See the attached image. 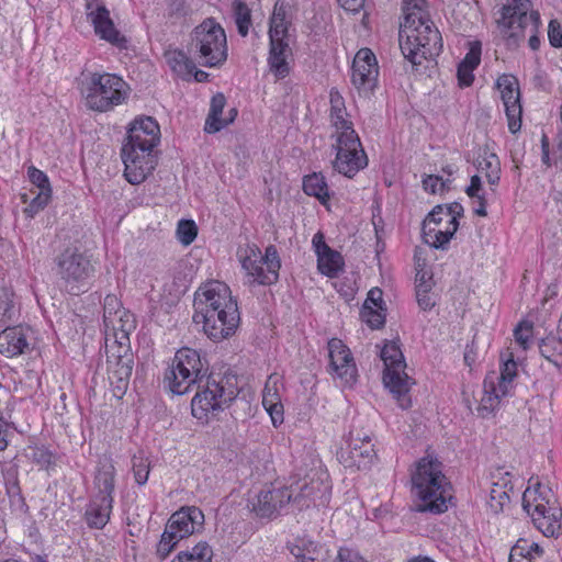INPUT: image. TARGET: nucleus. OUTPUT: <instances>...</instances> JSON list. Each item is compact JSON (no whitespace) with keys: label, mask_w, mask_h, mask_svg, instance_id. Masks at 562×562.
Returning a JSON list of instances; mask_svg holds the SVG:
<instances>
[{"label":"nucleus","mask_w":562,"mask_h":562,"mask_svg":"<svg viewBox=\"0 0 562 562\" xmlns=\"http://www.w3.org/2000/svg\"><path fill=\"white\" fill-rule=\"evenodd\" d=\"M383 299L382 291L379 288H373L369 291L368 296L363 303V305L378 307V310H383Z\"/></svg>","instance_id":"nucleus-56"},{"label":"nucleus","mask_w":562,"mask_h":562,"mask_svg":"<svg viewBox=\"0 0 562 562\" xmlns=\"http://www.w3.org/2000/svg\"><path fill=\"white\" fill-rule=\"evenodd\" d=\"M425 191L430 193L442 192L448 187V181H443L441 177L429 175L423 180Z\"/></svg>","instance_id":"nucleus-52"},{"label":"nucleus","mask_w":562,"mask_h":562,"mask_svg":"<svg viewBox=\"0 0 562 562\" xmlns=\"http://www.w3.org/2000/svg\"><path fill=\"white\" fill-rule=\"evenodd\" d=\"M341 4V7L350 12H357L359 11L363 4L364 0H338Z\"/></svg>","instance_id":"nucleus-61"},{"label":"nucleus","mask_w":562,"mask_h":562,"mask_svg":"<svg viewBox=\"0 0 562 562\" xmlns=\"http://www.w3.org/2000/svg\"><path fill=\"white\" fill-rule=\"evenodd\" d=\"M360 314L362 321L372 329H379L385 323L384 308L378 310V307L363 305Z\"/></svg>","instance_id":"nucleus-47"},{"label":"nucleus","mask_w":562,"mask_h":562,"mask_svg":"<svg viewBox=\"0 0 562 562\" xmlns=\"http://www.w3.org/2000/svg\"><path fill=\"white\" fill-rule=\"evenodd\" d=\"M458 224H453L452 226L450 224H446L442 231L435 232L434 229H428V234H426L424 240L430 247H434L436 249H446L447 245L456 234Z\"/></svg>","instance_id":"nucleus-44"},{"label":"nucleus","mask_w":562,"mask_h":562,"mask_svg":"<svg viewBox=\"0 0 562 562\" xmlns=\"http://www.w3.org/2000/svg\"><path fill=\"white\" fill-rule=\"evenodd\" d=\"M507 394H501L499 386L494 381L493 376H486L484 380V394L481 398L479 412L483 417L491 414L499 404L502 397Z\"/></svg>","instance_id":"nucleus-34"},{"label":"nucleus","mask_w":562,"mask_h":562,"mask_svg":"<svg viewBox=\"0 0 562 562\" xmlns=\"http://www.w3.org/2000/svg\"><path fill=\"white\" fill-rule=\"evenodd\" d=\"M269 38L270 42H289L285 10L282 7H274L270 18Z\"/></svg>","instance_id":"nucleus-40"},{"label":"nucleus","mask_w":562,"mask_h":562,"mask_svg":"<svg viewBox=\"0 0 562 562\" xmlns=\"http://www.w3.org/2000/svg\"><path fill=\"white\" fill-rule=\"evenodd\" d=\"M132 470L135 482L138 485H145L149 477L150 461L144 454L134 456L132 458Z\"/></svg>","instance_id":"nucleus-46"},{"label":"nucleus","mask_w":562,"mask_h":562,"mask_svg":"<svg viewBox=\"0 0 562 562\" xmlns=\"http://www.w3.org/2000/svg\"><path fill=\"white\" fill-rule=\"evenodd\" d=\"M113 508V498L95 496L89 504L85 518L90 528L102 529L109 521Z\"/></svg>","instance_id":"nucleus-31"},{"label":"nucleus","mask_w":562,"mask_h":562,"mask_svg":"<svg viewBox=\"0 0 562 562\" xmlns=\"http://www.w3.org/2000/svg\"><path fill=\"white\" fill-rule=\"evenodd\" d=\"M198 227L192 220H181L177 227V237L184 246L190 245L196 238Z\"/></svg>","instance_id":"nucleus-48"},{"label":"nucleus","mask_w":562,"mask_h":562,"mask_svg":"<svg viewBox=\"0 0 562 562\" xmlns=\"http://www.w3.org/2000/svg\"><path fill=\"white\" fill-rule=\"evenodd\" d=\"M125 311L115 295H106L104 299L103 323L105 328H117L116 317Z\"/></svg>","instance_id":"nucleus-45"},{"label":"nucleus","mask_w":562,"mask_h":562,"mask_svg":"<svg viewBox=\"0 0 562 562\" xmlns=\"http://www.w3.org/2000/svg\"><path fill=\"white\" fill-rule=\"evenodd\" d=\"M482 44L479 41L469 43V52L465 57L460 61L461 65L475 69L481 61Z\"/></svg>","instance_id":"nucleus-51"},{"label":"nucleus","mask_w":562,"mask_h":562,"mask_svg":"<svg viewBox=\"0 0 562 562\" xmlns=\"http://www.w3.org/2000/svg\"><path fill=\"white\" fill-rule=\"evenodd\" d=\"M496 86L501 92V98L504 103L505 113L508 120V128L513 134H515L521 127L522 113L518 81L514 76L503 75L497 79Z\"/></svg>","instance_id":"nucleus-20"},{"label":"nucleus","mask_w":562,"mask_h":562,"mask_svg":"<svg viewBox=\"0 0 562 562\" xmlns=\"http://www.w3.org/2000/svg\"><path fill=\"white\" fill-rule=\"evenodd\" d=\"M351 82L359 94L368 97L378 88L379 66L370 48H361L356 54L351 68Z\"/></svg>","instance_id":"nucleus-17"},{"label":"nucleus","mask_w":562,"mask_h":562,"mask_svg":"<svg viewBox=\"0 0 562 562\" xmlns=\"http://www.w3.org/2000/svg\"><path fill=\"white\" fill-rule=\"evenodd\" d=\"M327 349L328 373L334 379H338L342 385L352 386L357 381L358 370L348 346L338 338H331L327 344Z\"/></svg>","instance_id":"nucleus-18"},{"label":"nucleus","mask_w":562,"mask_h":562,"mask_svg":"<svg viewBox=\"0 0 562 562\" xmlns=\"http://www.w3.org/2000/svg\"><path fill=\"white\" fill-rule=\"evenodd\" d=\"M502 38L507 47L516 48L528 36V44L532 50L540 46L537 35L540 16L531 9L530 0H508L501 9V16L496 20Z\"/></svg>","instance_id":"nucleus-5"},{"label":"nucleus","mask_w":562,"mask_h":562,"mask_svg":"<svg viewBox=\"0 0 562 562\" xmlns=\"http://www.w3.org/2000/svg\"><path fill=\"white\" fill-rule=\"evenodd\" d=\"M413 493L418 513L442 514L452 499L451 485L442 473V464L435 458H422L412 475Z\"/></svg>","instance_id":"nucleus-4"},{"label":"nucleus","mask_w":562,"mask_h":562,"mask_svg":"<svg viewBox=\"0 0 562 562\" xmlns=\"http://www.w3.org/2000/svg\"><path fill=\"white\" fill-rule=\"evenodd\" d=\"M476 168L485 175L491 189L494 191V188L497 187L501 179V162L498 157L493 153L484 150L476 159Z\"/></svg>","instance_id":"nucleus-33"},{"label":"nucleus","mask_w":562,"mask_h":562,"mask_svg":"<svg viewBox=\"0 0 562 562\" xmlns=\"http://www.w3.org/2000/svg\"><path fill=\"white\" fill-rule=\"evenodd\" d=\"M94 486L98 490L95 496L113 498L115 487V467L113 461L108 457L101 458L98 462L94 475Z\"/></svg>","instance_id":"nucleus-28"},{"label":"nucleus","mask_w":562,"mask_h":562,"mask_svg":"<svg viewBox=\"0 0 562 562\" xmlns=\"http://www.w3.org/2000/svg\"><path fill=\"white\" fill-rule=\"evenodd\" d=\"M109 381L113 386V395L119 398L122 397L128 386V381L120 378H113L112 375H109Z\"/></svg>","instance_id":"nucleus-58"},{"label":"nucleus","mask_w":562,"mask_h":562,"mask_svg":"<svg viewBox=\"0 0 562 562\" xmlns=\"http://www.w3.org/2000/svg\"><path fill=\"white\" fill-rule=\"evenodd\" d=\"M473 70L474 69H472L470 67L459 64L457 76H458L459 85L461 87H469L472 85V82L474 80Z\"/></svg>","instance_id":"nucleus-55"},{"label":"nucleus","mask_w":562,"mask_h":562,"mask_svg":"<svg viewBox=\"0 0 562 562\" xmlns=\"http://www.w3.org/2000/svg\"><path fill=\"white\" fill-rule=\"evenodd\" d=\"M117 328H105V345L112 340L113 344H117L121 349L127 351L130 342V333L134 329L133 315L127 311H121V314L116 317Z\"/></svg>","instance_id":"nucleus-30"},{"label":"nucleus","mask_w":562,"mask_h":562,"mask_svg":"<svg viewBox=\"0 0 562 562\" xmlns=\"http://www.w3.org/2000/svg\"><path fill=\"white\" fill-rule=\"evenodd\" d=\"M425 220H431V223L435 225H446V216L442 211V205L435 206Z\"/></svg>","instance_id":"nucleus-59"},{"label":"nucleus","mask_w":562,"mask_h":562,"mask_svg":"<svg viewBox=\"0 0 562 562\" xmlns=\"http://www.w3.org/2000/svg\"><path fill=\"white\" fill-rule=\"evenodd\" d=\"M232 9L238 34L246 37L249 33L250 26L252 25L251 10L247 3L241 0H234Z\"/></svg>","instance_id":"nucleus-41"},{"label":"nucleus","mask_w":562,"mask_h":562,"mask_svg":"<svg viewBox=\"0 0 562 562\" xmlns=\"http://www.w3.org/2000/svg\"><path fill=\"white\" fill-rule=\"evenodd\" d=\"M376 453L371 436L360 430H351L347 446L338 453L339 461L346 468L358 470L368 469L374 461Z\"/></svg>","instance_id":"nucleus-16"},{"label":"nucleus","mask_w":562,"mask_h":562,"mask_svg":"<svg viewBox=\"0 0 562 562\" xmlns=\"http://www.w3.org/2000/svg\"><path fill=\"white\" fill-rule=\"evenodd\" d=\"M330 98V123L333 133L353 130V124L348 120L344 98L337 90H331Z\"/></svg>","instance_id":"nucleus-32"},{"label":"nucleus","mask_w":562,"mask_h":562,"mask_svg":"<svg viewBox=\"0 0 562 562\" xmlns=\"http://www.w3.org/2000/svg\"><path fill=\"white\" fill-rule=\"evenodd\" d=\"M425 5V0H403V12L411 10H420Z\"/></svg>","instance_id":"nucleus-64"},{"label":"nucleus","mask_w":562,"mask_h":562,"mask_svg":"<svg viewBox=\"0 0 562 562\" xmlns=\"http://www.w3.org/2000/svg\"><path fill=\"white\" fill-rule=\"evenodd\" d=\"M226 104V98L223 93L213 95L210 104V111L205 120L204 131L209 134L220 132L228 124L233 123L237 116V109L232 108L227 117H222L223 110Z\"/></svg>","instance_id":"nucleus-26"},{"label":"nucleus","mask_w":562,"mask_h":562,"mask_svg":"<svg viewBox=\"0 0 562 562\" xmlns=\"http://www.w3.org/2000/svg\"><path fill=\"white\" fill-rule=\"evenodd\" d=\"M79 89L87 108L101 113L124 103L130 93L127 83L109 72H89L83 76Z\"/></svg>","instance_id":"nucleus-6"},{"label":"nucleus","mask_w":562,"mask_h":562,"mask_svg":"<svg viewBox=\"0 0 562 562\" xmlns=\"http://www.w3.org/2000/svg\"><path fill=\"white\" fill-rule=\"evenodd\" d=\"M292 554L294 555L295 559L294 562H315V559L310 554L305 553V550L300 547H295L294 549H292Z\"/></svg>","instance_id":"nucleus-62"},{"label":"nucleus","mask_w":562,"mask_h":562,"mask_svg":"<svg viewBox=\"0 0 562 562\" xmlns=\"http://www.w3.org/2000/svg\"><path fill=\"white\" fill-rule=\"evenodd\" d=\"M204 514L196 506H184L175 512L168 519L160 541L157 544V554L165 559L177 543L202 529Z\"/></svg>","instance_id":"nucleus-13"},{"label":"nucleus","mask_w":562,"mask_h":562,"mask_svg":"<svg viewBox=\"0 0 562 562\" xmlns=\"http://www.w3.org/2000/svg\"><path fill=\"white\" fill-rule=\"evenodd\" d=\"M442 211L446 216V224H450L451 226L453 224H458V218H460L463 215V206L458 203L453 202L448 206H442Z\"/></svg>","instance_id":"nucleus-53"},{"label":"nucleus","mask_w":562,"mask_h":562,"mask_svg":"<svg viewBox=\"0 0 562 562\" xmlns=\"http://www.w3.org/2000/svg\"><path fill=\"white\" fill-rule=\"evenodd\" d=\"M9 425L0 417V451L8 447Z\"/></svg>","instance_id":"nucleus-60"},{"label":"nucleus","mask_w":562,"mask_h":562,"mask_svg":"<svg viewBox=\"0 0 562 562\" xmlns=\"http://www.w3.org/2000/svg\"><path fill=\"white\" fill-rule=\"evenodd\" d=\"M16 315L13 292L5 286H0V327L7 326Z\"/></svg>","instance_id":"nucleus-43"},{"label":"nucleus","mask_w":562,"mask_h":562,"mask_svg":"<svg viewBox=\"0 0 562 562\" xmlns=\"http://www.w3.org/2000/svg\"><path fill=\"white\" fill-rule=\"evenodd\" d=\"M196 325H202L204 334L213 341L218 342L229 338L239 326L240 315L237 301L228 300L226 307H220L205 317L193 321Z\"/></svg>","instance_id":"nucleus-15"},{"label":"nucleus","mask_w":562,"mask_h":562,"mask_svg":"<svg viewBox=\"0 0 562 562\" xmlns=\"http://www.w3.org/2000/svg\"><path fill=\"white\" fill-rule=\"evenodd\" d=\"M516 375L517 363L514 360L513 353H509V357L503 360L499 374L497 375L493 372L488 376H493L494 381L499 386L501 394H508Z\"/></svg>","instance_id":"nucleus-36"},{"label":"nucleus","mask_w":562,"mask_h":562,"mask_svg":"<svg viewBox=\"0 0 562 562\" xmlns=\"http://www.w3.org/2000/svg\"><path fill=\"white\" fill-rule=\"evenodd\" d=\"M88 19L93 25L95 34L108 43L119 47L125 48L127 44L126 37L115 27L114 22L110 16V11L104 5H98L94 10L91 4H87Z\"/></svg>","instance_id":"nucleus-21"},{"label":"nucleus","mask_w":562,"mask_h":562,"mask_svg":"<svg viewBox=\"0 0 562 562\" xmlns=\"http://www.w3.org/2000/svg\"><path fill=\"white\" fill-rule=\"evenodd\" d=\"M232 291L228 285L220 281H211L200 286L194 294L193 321L205 317L209 312L220 307H226L228 300H233Z\"/></svg>","instance_id":"nucleus-19"},{"label":"nucleus","mask_w":562,"mask_h":562,"mask_svg":"<svg viewBox=\"0 0 562 562\" xmlns=\"http://www.w3.org/2000/svg\"><path fill=\"white\" fill-rule=\"evenodd\" d=\"M165 58L170 69L179 77L187 79L193 74L195 66L189 57L178 49H170L165 53Z\"/></svg>","instance_id":"nucleus-35"},{"label":"nucleus","mask_w":562,"mask_h":562,"mask_svg":"<svg viewBox=\"0 0 562 562\" xmlns=\"http://www.w3.org/2000/svg\"><path fill=\"white\" fill-rule=\"evenodd\" d=\"M303 190L307 195L315 196L322 203L329 199V188L322 173H312L303 179Z\"/></svg>","instance_id":"nucleus-37"},{"label":"nucleus","mask_w":562,"mask_h":562,"mask_svg":"<svg viewBox=\"0 0 562 562\" xmlns=\"http://www.w3.org/2000/svg\"><path fill=\"white\" fill-rule=\"evenodd\" d=\"M548 36L550 44L553 47H562V29L555 20H552L549 23Z\"/></svg>","instance_id":"nucleus-54"},{"label":"nucleus","mask_w":562,"mask_h":562,"mask_svg":"<svg viewBox=\"0 0 562 562\" xmlns=\"http://www.w3.org/2000/svg\"><path fill=\"white\" fill-rule=\"evenodd\" d=\"M539 350L549 362L555 367H562V338L552 335L547 336L540 341Z\"/></svg>","instance_id":"nucleus-39"},{"label":"nucleus","mask_w":562,"mask_h":562,"mask_svg":"<svg viewBox=\"0 0 562 562\" xmlns=\"http://www.w3.org/2000/svg\"><path fill=\"white\" fill-rule=\"evenodd\" d=\"M55 272L61 288L71 295L89 290L94 277L90 258L77 247H67L54 258Z\"/></svg>","instance_id":"nucleus-7"},{"label":"nucleus","mask_w":562,"mask_h":562,"mask_svg":"<svg viewBox=\"0 0 562 562\" xmlns=\"http://www.w3.org/2000/svg\"><path fill=\"white\" fill-rule=\"evenodd\" d=\"M316 490H321V484L315 485L304 482L302 485L293 486H265L254 498L250 501L252 512L262 518H271L277 516L280 510L288 505L291 501L300 504L301 506H310L307 503H302L303 498L315 499Z\"/></svg>","instance_id":"nucleus-8"},{"label":"nucleus","mask_w":562,"mask_h":562,"mask_svg":"<svg viewBox=\"0 0 562 562\" xmlns=\"http://www.w3.org/2000/svg\"><path fill=\"white\" fill-rule=\"evenodd\" d=\"M336 151L333 168L345 177L352 178L368 166V157L355 130L331 133Z\"/></svg>","instance_id":"nucleus-14"},{"label":"nucleus","mask_w":562,"mask_h":562,"mask_svg":"<svg viewBox=\"0 0 562 562\" xmlns=\"http://www.w3.org/2000/svg\"><path fill=\"white\" fill-rule=\"evenodd\" d=\"M159 139V125L153 117L133 121L121 153L125 166L124 176L130 183H142L155 169L157 158L154 148Z\"/></svg>","instance_id":"nucleus-2"},{"label":"nucleus","mask_w":562,"mask_h":562,"mask_svg":"<svg viewBox=\"0 0 562 562\" xmlns=\"http://www.w3.org/2000/svg\"><path fill=\"white\" fill-rule=\"evenodd\" d=\"M281 378L278 374L269 375L263 391H262V405L271 417L273 426L283 423V405L279 393V384Z\"/></svg>","instance_id":"nucleus-24"},{"label":"nucleus","mask_w":562,"mask_h":562,"mask_svg":"<svg viewBox=\"0 0 562 562\" xmlns=\"http://www.w3.org/2000/svg\"><path fill=\"white\" fill-rule=\"evenodd\" d=\"M191 48L204 67H216L227 59L224 29L213 19H206L192 32Z\"/></svg>","instance_id":"nucleus-10"},{"label":"nucleus","mask_w":562,"mask_h":562,"mask_svg":"<svg viewBox=\"0 0 562 562\" xmlns=\"http://www.w3.org/2000/svg\"><path fill=\"white\" fill-rule=\"evenodd\" d=\"M164 383L176 395H183L196 385L191 408L193 416L199 419L224 409L237 395V387L231 378L207 374L206 360L195 349L188 347L176 352L165 372Z\"/></svg>","instance_id":"nucleus-1"},{"label":"nucleus","mask_w":562,"mask_h":562,"mask_svg":"<svg viewBox=\"0 0 562 562\" xmlns=\"http://www.w3.org/2000/svg\"><path fill=\"white\" fill-rule=\"evenodd\" d=\"M132 369V360L128 357L119 355L116 362L109 369V375L130 381Z\"/></svg>","instance_id":"nucleus-49"},{"label":"nucleus","mask_w":562,"mask_h":562,"mask_svg":"<svg viewBox=\"0 0 562 562\" xmlns=\"http://www.w3.org/2000/svg\"><path fill=\"white\" fill-rule=\"evenodd\" d=\"M552 492L537 482L522 494V508L531 517L535 526L547 537L561 529L562 510L551 505Z\"/></svg>","instance_id":"nucleus-9"},{"label":"nucleus","mask_w":562,"mask_h":562,"mask_svg":"<svg viewBox=\"0 0 562 562\" xmlns=\"http://www.w3.org/2000/svg\"><path fill=\"white\" fill-rule=\"evenodd\" d=\"M291 56L292 49L289 42H270L268 65L276 79L280 80L289 76Z\"/></svg>","instance_id":"nucleus-27"},{"label":"nucleus","mask_w":562,"mask_h":562,"mask_svg":"<svg viewBox=\"0 0 562 562\" xmlns=\"http://www.w3.org/2000/svg\"><path fill=\"white\" fill-rule=\"evenodd\" d=\"M381 359L384 363L383 383L390 390L398 406L402 409L411 407L412 402L408 396L409 378L405 373L406 363L400 345L395 341H389L381 350Z\"/></svg>","instance_id":"nucleus-12"},{"label":"nucleus","mask_w":562,"mask_h":562,"mask_svg":"<svg viewBox=\"0 0 562 562\" xmlns=\"http://www.w3.org/2000/svg\"><path fill=\"white\" fill-rule=\"evenodd\" d=\"M512 550H517V551H521V558L522 559H526V558H531V553H530V550H529V542L525 539H519L516 544L512 548Z\"/></svg>","instance_id":"nucleus-63"},{"label":"nucleus","mask_w":562,"mask_h":562,"mask_svg":"<svg viewBox=\"0 0 562 562\" xmlns=\"http://www.w3.org/2000/svg\"><path fill=\"white\" fill-rule=\"evenodd\" d=\"M29 348L27 329L22 326L7 327L0 333V353L12 358Z\"/></svg>","instance_id":"nucleus-25"},{"label":"nucleus","mask_w":562,"mask_h":562,"mask_svg":"<svg viewBox=\"0 0 562 562\" xmlns=\"http://www.w3.org/2000/svg\"><path fill=\"white\" fill-rule=\"evenodd\" d=\"M212 547L204 541L196 543L190 550L180 551L171 562H212Z\"/></svg>","instance_id":"nucleus-38"},{"label":"nucleus","mask_w":562,"mask_h":562,"mask_svg":"<svg viewBox=\"0 0 562 562\" xmlns=\"http://www.w3.org/2000/svg\"><path fill=\"white\" fill-rule=\"evenodd\" d=\"M317 255V268L328 278H335L344 269L345 261L340 252L331 249L324 239L322 233H316L312 239Z\"/></svg>","instance_id":"nucleus-22"},{"label":"nucleus","mask_w":562,"mask_h":562,"mask_svg":"<svg viewBox=\"0 0 562 562\" xmlns=\"http://www.w3.org/2000/svg\"><path fill=\"white\" fill-rule=\"evenodd\" d=\"M237 256L250 282L272 284L278 280L281 262L273 245L268 246L262 255L257 245L248 244L238 249Z\"/></svg>","instance_id":"nucleus-11"},{"label":"nucleus","mask_w":562,"mask_h":562,"mask_svg":"<svg viewBox=\"0 0 562 562\" xmlns=\"http://www.w3.org/2000/svg\"><path fill=\"white\" fill-rule=\"evenodd\" d=\"M404 22L400 27V47L405 59L413 66L422 65L424 59L438 56L442 48V38L434 23L429 21L424 8L403 12Z\"/></svg>","instance_id":"nucleus-3"},{"label":"nucleus","mask_w":562,"mask_h":562,"mask_svg":"<svg viewBox=\"0 0 562 562\" xmlns=\"http://www.w3.org/2000/svg\"><path fill=\"white\" fill-rule=\"evenodd\" d=\"M510 483L509 480L503 479V482H493L490 492L488 507L492 513L498 514L503 510L504 506L509 503V494L507 485Z\"/></svg>","instance_id":"nucleus-42"},{"label":"nucleus","mask_w":562,"mask_h":562,"mask_svg":"<svg viewBox=\"0 0 562 562\" xmlns=\"http://www.w3.org/2000/svg\"><path fill=\"white\" fill-rule=\"evenodd\" d=\"M337 562H367L357 552L350 549H340L337 557Z\"/></svg>","instance_id":"nucleus-57"},{"label":"nucleus","mask_w":562,"mask_h":562,"mask_svg":"<svg viewBox=\"0 0 562 562\" xmlns=\"http://www.w3.org/2000/svg\"><path fill=\"white\" fill-rule=\"evenodd\" d=\"M416 301L420 310L430 311L437 304V294L432 291L435 282L428 271L418 270L415 278Z\"/></svg>","instance_id":"nucleus-29"},{"label":"nucleus","mask_w":562,"mask_h":562,"mask_svg":"<svg viewBox=\"0 0 562 562\" xmlns=\"http://www.w3.org/2000/svg\"><path fill=\"white\" fill-rule=\"evenodd\" d=\"M27 176L30 181L38 189L31 203L24 209L26 215L33 217L48 204L52 189L48 177L42 170L32 166L27 169Z\"/></svg>","instance_id":"nucleus-23"},{"label":"nucleus","mask_w":562,"mask_h":562,"mask_svg":"<svg viewBox=\"0 0 562 562\" xmlns=\"http://www.w3.org/2000/svg\"><path fill=\"white\" fill-rule=\"evenodd\" d=\"M515 341L524 349L530 347L532 338V325L528 322H521L514 330Z\"/></svg>","instance_id":"nucleus-50"}]
</instances>
